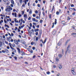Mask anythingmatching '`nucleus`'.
<instances>
[{
	"label": "nucleus",
	"mask_w": 76,
	"mask_h": 76,
	"mask_svg": "<svg viewBox=\"0 0 76 76\" xmlns=\"http://www.w3.org/2000/svg\"><path fill=\"white\" fill-rule=\"evenodd\" d=\"M14 21L15 22H16V23H18V22H19L18 20H17L16 18H15Z\"/></svg>",
	"instance_id": "obj_10"
},
{
	"label": "nucleus",
	"mask_w": 76,
	"mask_h": 76,
	"mask_svg": "<svg viewBox=\"0 0 76 76\" xmlns=\"http://www.w3.org/2000/svg\"><path fill=\"white\" fill-rule=\"evenodd\" d=\"M70 47V46L69 45L68 46V47H67V50L66 51V53H67V52L68 50H69V48Z\"/></svg>",
	"instance_id": "obj_15"
},
{
	"label": "nucleus",
	"mask_w": 76,
	"mask_h": 76,
	"mask_svg": "<svg viewBox=\"0 0 76 76\" xmlns=\"http://www.w3.org/2000/svg\"><path fill=\"white\" fill-rule=\"evenodd\" d=\"M23 2V0H20V4L22 3Z\"/></svg>",
	"instance_id": "obj_23"
},
{
	"label": "nucleus",
	"mask_w": 76,
	"mask_h": 76,
	"mask_svg": "<svg viewBox=\"0 0 76 76\" xmlns=\"http://www.w3.org/2000/svg\"><path fill=\"white\" fill-rule=\"evenodd\" d=\"M10 6H11V7H13V4H10Z\"/></svg>",
	"instance_id": "obj_45"
},
{
	"label": "nucleus",
	"mask_w": 76,
	"mask_h": 76,
	"mask_svg": "<svg viewBox=\"0 0 76 76\" xmlns=\"http://www.w3.org/2000/svg\"><path fill=\"white\" fill-rule=\"evenodd\" d=\"M46 73L47 75H50V72L48 71L46 72Z\"/></svg>",
	"instance_id": "obj_30"
},
{
	"label": "nucleus",
	"mask_w": 76,
	"mask_h": 76,
	"mask_svg": "<svg viewBox=\"0 0 76 76\" xmlns=\"http://www.w3.org/2000/svg\"><path fill=\"white\" fill-rule=\"evenodd\" d=\"M32 27L34 29H35V26L34 25Z\"/></svg>",
	"instance_id": "obj_56"
},
{
	"label": "nucleus",
	"mask_w": 76,
	"mask_h": 76,
	"mask_svg": "<svg viewBox=\"0 0 76 76\" xmlns=\"http://www.w3.org/2000/svg\"><path fill=\"white\" fill-rule=\"evenodd\" d=\"M56 60L57 61H59V59L58 58H56Z\"/></svg>",
	"instance_id": "obj_26"
},
{
	"label": "nucleus",
	"mask_w": 76,
	"mask_h": 76,
	"mask_svg": "<svg viewBox=\"0 0 76 76\" xmlns=\"http://www.w3.org/2000/svg\"><path fill=\"white\" fill-rule=\"evenodd\" d=\"M9 45H10V47H12V44L10 43H9Z\"/></svg>",
	"instance_id": "obj_46"
},
{
	"label": "nucleus",
	"mask_w": 76,
	"mask_h": 76,
	"mask_svg": "<svg viewBox=\"0 0 76 76\" xmlns=\"http://www.w3.org/2000/svg\"><path fill=\"white\" fill-rule=\"evenodd\" d=\"M3 43L1 42H0V47H1Z\"/></svg>",
	"instance_id": "obj_11"
},
{
	"label": "nucleus",
	"mask_w": 76,
	"mask_h": 76,
	"mask_svg": "<svg viewBox=\"0 0 76 76\" xmlns=\"http://www.w3.org/2000/svg\"><path fill=\"white\" fill-rule=\"evenodd\" d=\"M37 6H38V7H40V4H38L37 5Z\"/></svg>",
	"instance_id": "obj_61"
},
{
	"label": "nucleus",
	"mask_w": 76,
	"mask_h": 76,
	"mask_svg": "<svg viewBox=\"0 0 76 76\" xmlns=\"http://www.w3.org/2000/svg\"><path fill=\"white\" fill-rule=\"evenodd\" d=\"M14 58H15V60H17V57H14Z\"/></svg>",
	"instance_id": "obj_49"
},
{
	"label": "nucleus",
	"mask_w": 76,
	"mask_h": 76,
	"mask_svg": "<svg viewBox=\"0 0 76 76\" xmlns=\"http://www.w3.org/2000/svg\"><path fill=\"white\" fill-rule=\"evenodd\" d=\"M58 56L59 58H61V57H62V55L61 54L59 55H58Z\"/></svg>",
	"instance_id": "obj_21"
},
{
	"label": "nucleus",
	"mask_w": 76,
	"mask_h": 76,
	"mask_svg": "<svg viewBox=\"0 0 76 76\" xmlns=\"http://www.w3.org/2000/svg\"><path fill=\"white\" fill-rule=\"evenodd\" d=\"M11 42H13V41H14L13 39H11Z\"/></svg>",
	"instance_id": "obj_63"
},
{
	"label": "nucleus",
	"mask_w": 76,
	"mask_h": 76,
	"mask_svg": "<svg viewBox=\"0 0 76 76\" xmlns=\"http://www.w3.org/2000/svg\"><path fill=\"white\" fill-rule=\"evenodd\" d=\"M5 27H7L8 28H9V26H8V25H7L6 24H5Z\"/></svg>",
	"instance_id": "obj_22"
},
{
	"label": "nucleus",
	"mask_w": 76,
	"mask_h": 76,
	"mask_svg": "<svg viewBox=\"0 0 76 76\" xmlns=\"http://www.w3.org/2000/svg\"><path fill=\"white\" fill-rule=\"evenodd\" d=\"M29 14H32V12L31 9L30 10V11H29Z\"/></svg>",
	"instance_id": "obj_12"
},
{
	"label": "nucleus",
	"mask_w": 76,
	"mask_h": 76,
	"mask_svg": "<svg viewBox=\"0 0 76 76\" xmlns=\"http://www.w3.org/2000/svg\"><path fill=\"white\" fill-rule=\"evenodd\" d=\"M35 35H38V32H36L35 33Z\"/></svg>",
	"instance_id": "obj_44"
},
{
	"label": "nucleus",
	"mask_w": 76,
	"mask_h": 76,
	"mask_svg": "<svg viewBox=\"0 0 76 76\" xmlns=\"http://www.w3.org/2000/svg\"><path fill=\"white\" fill-rule=\"evenodd\" d=\"M12 15H13V16H14V15H15V18H16L17 17V14H16V13H12Z\"/></svg>",
	"instance_id": "obj_3"
},
{
	"label": "nucleus",
	"mask_w": 76,
	"mask_h": 76,
	"mask_svg": "<svg viewBox=\"0 0 76 76\" xmlns=\"http://www.w3.org/2000/svg\"><path fill=\"white\" fill-rule=\"evenodd\" d=\"M33 25H37V24H36V23H33Z\"/></svg>",
	"instance_id": "obj_53"
},
{
	"label": "nucleus",
	"mask_w": 76,
	"mask_h": 76,
	"mask_svg": "<svg viewBox=\"0 0 76 76\" xmlns=\"http://www.w3.org/2000/svg\"><path fill=\"white\" fill-rule=\"evenodd\" d=\"M56 76H60V74L59 73L57 74Z\"/></svg>",
	"instance_id": "obj_64"
},
{
	"label": "nucleus",
	"mask_w": 76,
	"mask_h": 76,
	"mask_svg": "<svg viewBox=\"0 0 76 76\" xmlns=\"http://www.w3.org/2000/svg\"><path fill=\"white\" fill-rule=\"evenodd\" d=\"M25 4H23L22 5V7H25Z\"/></svg>",
	"instance_id": "obj_32"
},
{
	"label": "nucleus",
	"mask_w": 76,
	"mask_h": 76,
	"mask_svg": "<svg viewBox=\"0 0 76 76\" xmlns=\"http://www.w3.org/2000/svg\"><path fill=\"white\" fill-rule=\"evenodd\" d=\"M42 14L44 16H45V13H44V12H42Z\"/></svg>",
	"instance_id": "obj_59"
},
{
	"label": "nucleus",
	"mask_w": 76,
	"mask_h": 76,
	"mask_svg": "<svg viewBox=\"0 0 76 76\" xmlns=\"http://www.w3.org/2000/svg\"><path fill=\"white\" fill-rule=\"evenodd\" d=\"M2 53H5V51H4V50H2Z\"/></svg>",
	"instance_id": "obj_58"
},
{
	"label": "nucleus",
	"mask_w": 76,
	"mask_h": 76,
	"mask_svg": "<svg viewBox=\"0 0 76 76\" xmlns=\"http://www.w3.org/2000/svg\"><path fill=\"white\" fill-rule=\"evenodd\" d=\"M21 42L22 43V44H26L25 42L24 41V40H21Z\"/></svg>",
	"instance_id": "obj_6"
},
{
	"label": "nucleus",
	"mask_w": 76,
	"mask_h": 76,
	"mask_svg": "<svg viewBox=\"0 0 76 76\" xmlns=\"http://www.w3.org/2000/svg\"><path fill=\"white\" fill-rule=\"evenodd\" d=\"M35 3H34L33 4V6H35Z\"/></svg>",
	"instance_id": "obj_54"
},
{
	"label": "nucleus",
	"mask_w": 76,
	"mask_h": 76,
	"mask_svg": "<svg viewBox=\"0 0 76 76\" xmlns=\"http://www.w3.org/2000/svg\"><path fill=\"white\" fill-rule=\"evenodd\" d=\"M15 30L16 31V30L18 29V28H17V27H15Z\"/></svg>",
	"instance_id": "obj_60"
},
{
	"label": "nucleus",
	"mask_w": 76,
	"mask_h": 76,
	"mask_svg": "<svg viewBox=\"0 0 76 76\" xmlns=\"http://www.w3.org/2000/svg\"><path fill=\"white\" fill-rule=\"evenodd\" d=\"M7 7H9V9L10 10H10H13V9L12 8V7H10V6H7Z\"/></svg>",
	"instance_id": "obj_5"
},
{
	"label": "nucleus",
	"mask_w": 76,
	"mask_h": 76,
	"mask_svg": "<svg viewBox=\"0 0 76 76\" xmlns=\"http://www.w3.org/2000/svg\"><path fill=\"white\" fill-rule=\"evenodd\" d=\"M1 9L2 10H3V9H4V8L3 7H1Z\"/></svg>",
	"instance_id": "obj_43"
},
{
	"label": "nucleus",
	"mask_w": 76,
	"mask_h": 76,
	"mask_svg": "<svg viewBox=\"0 0 76 76\" xmlns=\"http://www.w3.org/2000/svg\"><path fill=\"white\" fill-rule=\"evenodd\" d=\"M76 35V33H72L71 34V35Z\"/></svg>",
	"instance_id": "obj_18"
},
{
	"label": "nucleus",
	"mask_w": 76,
	"mask_h": 76,
	"mask_svg": "<svg viewBox=\"0 0 76 76\" xmlns=\"http://www.w3.org/2000/svg\"><path fill=\"white\" fill-rule=\"evenodd\" d=\"M61 68H62V66H61V65H60L59 66V69H61Z\"/></svg>",
	"instance_id": "obj_19"
},
{
	"label": "nucleus",
	"mask_w": 76,
	"mask_h": 76,
	"mask_svg": "<svg viewBox=\"0 0 76 76\" xmlns=\"http://www.w3.org/2000/svg\"><path fill=\"white\" fill-rule=\"evenodd\" d=\"M5 50L6 51V53H9V50L7 49H5Z\"/></svg>",
	"instance_id": "obj_14"
},
{
	"label": "nucleus",
	"mask_w": 76,
	"mask_h": 76,
	"mask_svg": "<svg viewBox=\"0 0 76 76\" xmlns=\"http://www.w3.org/2000/svg\"><path fill=\"white\" fill-rule=\"evenodd\" d=\"M17 49L18 51V53L19 54H20V50L19 48H17Z\"/></svg>",
	"instance_id": "obj_7"
},
{
	"label": "nucleus",
	"mask_w": 76,
	"mask_h": 76,
	"mask_svg": "<svg viewBox=\"0 0 76 76\" xmlns=\"http://www.w3.org/2000/svg\"><path fill=\"white\" fill-rule=\"evenodd\" d=\"M31 17H29L28 19V20H31Z\"/></svg>",
	"instance_id": "obj_36"
},
{
	"label": "nucleus",
	"mask_w": 76,
	"mask_h": 76,
	"mask_svg": "<svg viewBox=\"0 0 76 76\" xmlns=\"http://www.w3.org/2000/svg\"><path fill=\"white\" fill-rule=\"evenodd\" d=\"M36 40L37 41H38V37H36Z\"/></svg>",
	"instance_id": "obj_29"
},
{
	"label": "nucleus",
	"mask_w": 76,
	"mask_h": 76,
	"mask_svg": "<svg viewBox=\"0 0 76 76\" xmlns=\"http://www.w3.org/2000/svg\"><path fill=\"white\" fill-rule=\"evenodd\" d=\"M5 43H6V44H8V42H7L6 41H5Z\"/></svg>",
	"instance_id": "obj_51"
},
{
	"label": "nucleus",
	"mask_w": 76,
	"mask_h": 76,
	"mask_svg": "<svg viewBox=\"0 0 76 76\" xmlns=\"http://www.w3.org/2000/svg\"><path fill=\"white\" fill-rule=\"evenodd\" d=\"M47 40V39H46L45 40L44 42H43V44H45L46 42V41Z\"/></svg>",
	"instance_id": "obj_37"
},
{
	"label": "nucleus",
	"mask_w": 76,
	"mask_h": 76,
	"mask_svg": "<svg viewBox=\"0 0 76 76\" xmlns=\"http://www.w3.org/2000/svg\"><path fill=\"white\" fill-rule=\"evenodd\" d=\"M4 23H7V21H6V20H5V19H4Z\"/></svg>",
	"instance_id": "obj_38"
},
{
	"label": "nucleus",
	"mask_w": 76,
	"mask_h": 76,
	"mask_svg": "<svg viewBox=\"0 0 76 76\" xmlns=\"http://www.w3.org/2000/svg\"><path fill=\"white\" fill-rule=\"evenodd\" d=\"M5 11L7 12H10V9H9V8L8 7H7V9H5Z\"/></svg>",
	"instance_id": "obj_1"
},
{
	"label": "nucleus",
	"mask_w": 76,
	"mask_h": 76,
	"mask_svg": "<svg viewBox=\"0 0 76 76\" xmlns=\"http://www.w3.org/2000/svg\"><path fill=\"white\" fill-rule=\"evenodd\" d=\"M10 48L12 49V50H14V51H16V50L15 49H14V48H12V47L11 46L10 47Z\"/></svg>",
	"instance_id": "obj_24"
},
{
	"label": "nucleus",
	"mask_w": 76,
	"mask_h": 76,
	"mask_svg": "<svg viewBox=\"0 0 76 76\" xmlns=\"http://www.w3.org/2000/svg\"><path fill=\"white\" fill-rule=\"evenodd\" d=\"M32 21H34V22H37V23H38V20H36V19L34 18H32Z\"/></svg>",
	"instance_id": "obj_2"
},
{
	"label": "nucleus",
	"mask_w": 76,
	"mask_h": 76,
	"mask_svg": "<svg viewBox=\"0 0 76 76\" xmlns=\"http://www.w3.org/2000/svg\"><path fill=\"white\" fill-rule=\"evenodd\" d=\"M38 31H39V29H38V28H37L36 29L34 30V32H37Z\"/></svg>",
	"instance_id": "obj_27"
},
{
	"label": "nucleus",
	"mask_w": 76,
	"mask_h": 76,
	"mask_svg": "<svg viewBox=\"0 0 76 76\" xmlns=\"http://www.w3.org/2000/svg\"><path fill=\"white\" fill-rule=\"evenodd\" d=\"M54 23H53V26H52V28H54Z\"/></svg>",
	"instance_id": "obj_33"
},
{
	"label": "nucleus",
	"mask_w": 76,
	"mask_h": 76,
	"mask_svg": "<svg viewBox=\"0 0 76 76\" xmlns=\"http://www.w3.org/2000/svg\"><path fill=\"white\" fill-rule=\"evenodd\" d=\"M62 23L63 24V25H65V24H66V23L64 21H62Z\"/></svg>",
	"instance_id": "obj_16"
},
{
	"label": "nucleus",
	"mask_w": 76,
	"mask_h": 76,
	"mask_svg": "<svg viewBox=\"0 0 76 76\" xmlns=\"http://www.w3.org/2000/svg\"><path fill=\"white\" fill-rule=\"evenodd\" d=\"M19 17L20 18V17H21L22 16V15L19 14L18 15Z\"/></svg>",
	"instance_id": "obj_52"
},
{
	"label": "nucleus",
	"mask_w": 76,
	"mask_h": 76,
	"mask_svg": "<svg viewBox=\"0 0 76 76\" xmlns=\"http://www.w3.org/2000/svg\"><path fill=\"white\" fill-rule=\"evenodd\" d=\"M75 72V69L74 68H72V73L74 75V74H73V72Z\"/></svg>",
	"instance_id": "obj_8"
},
{
	"label": "nucleus",
	"mask_w": 76,
	"mask_h": 76,
	"mask_svg": "<svg viewBox=\"0 0 76 76\" xmlns=\"http://www.w3.org/2000/svg\"><path fill=\"white\" fill-rule=\"evenodd\" d=\"M72 28H73V29H75V26H72Z\"/></svg>",
	"instance_id": "obj_35"
},
{
	"label": "nucleus",
	"mask_w": 76,
	"mask_h": 76,
	"mask_svg": "<svg viewBox=\"0 0 76 76\" xmlns=\"http://www.w3.org/2000/svg\"><path fill=\"white\" fill-rule=\"evenodd\" d=\"M11 3H12V4H15V2H14L13 0H11Z\"/></svg>",
	"instance_id": "obj_13"
},
{
	"label": "nucleus",
	"mask_w": 76,
	"mask_h": 76,
	"mask_svg": "<svg viewBox=\"0 0 76 76\" xmlns=\"http://www.w3.org/2000/svg\"><path fill=\"white\" fill-rule=\"evenodd\" d=\"M53 67L54 68H56V66H55V65H53Z\"/></svg>",
	"instance_id": "obj_55"
},
{
	"label": "nucleus",
	"mask_w": 76,
	"mask_h": 76,
	"mask_svg": "<svg viewBox=\"0 0 76 76\" xmlns=\"http://www.w3.org/2000/svg\"><path fill=\"white\" fill-rule=\"evenodd\" d=\"M75 6L73 4H72L71 5V7H74Z\"/></svg>",
	"instance_id": "obj_34"
},
{
	"label": "nucleus",
	"mask_w": 76,
	"mask_h": 76,
	"mask_svg": "<svg viewBox=\"0 0 76 76\" xmlns=\"http://www.w3.org/2000/svg\"><path fill=\"white\" fill-rule=\"evenodd\" d=\"M21 53H22V54H24V55H25V53L22 50L21 51Z\"/></svg>",
	"instance_id": "obj_28"
},
{
	"label": "nucleus",
	"mask_w": 76,
	"mask_h": 76,
	"mask_svg": "<svg viewBox=\"0 0 76 76\" xmlns=\"http://www.w3.org/2000/svg\"><path fill=\"white\" fill-rule=\"evenodd\" d=\"M30 52L31 53H33V50H31L30 51Z\"/></svg>",
	"instance_id": "obj_50"
},
{
	"label": "nucleus",
	"mask_w": 76,
	"mask_h": 76,
	"mask_svg": "<svg viewBox=\"0 0 76 76\" xmlns=\"http://www.w3.org/2000/svg\"><path fill=\"white\" fill-rule=\"evenodd\" d=\"M12 46L13 47H15V45L14 44H12Z\"/></svg>",
	"instance_id": "obj_39"
},
{
	"label": "nucleus",
	"mask_w": 76,
	"mask_h": 76,
	"mask_svg": "<svg viewBox=\"0 0 76 76\" xmlns=\"http://www.w3.org/2000/svg\"><path fill=\"white\" fill-rule=\"evenodd\" d=\"M59 13H59V12H58V11H57L56 12V14L57 15H58Z\"/></svg>",
	"instance_id": "obj_31"
},
{
	"label": "nucleus",
	"mask_w": 76,
	"mask_h": 76,
	"mask_svg": "<svg viewBox=\"0 0 76 76\" xmlns=\"http://www.w3.org/2000/svg\"><path fill=\"white\" fill-rule=\"evenodd\" d=\"M34 42H31V45H34Z\"/></svg>",
	"instance_id": "obj_42"
},
{
	"label": "nucleus",
	"mask_w": 76,
	"mask_h": 76,
	"mask_svg": "<svg viewBox=\"0 0 76 76\" xmlns=\"http://www.w3.org/2000/svg\"><path fill=\"white\" fill-rule=\"evenodd\" d=\"M2 37H3V38L4 39V38H5V36L3 35V36H2Z\"/></svg>",
	"instance_id": "obj_57"
},
{
	"label": "nucleus",
	"mask_w": 76,
	"mask_h": 76,
	"mask_svg": "<svg viewBox=\"0 0 76 76\" xmlns=\"http://www.w3.org/2000/svg\"><path fill=\"white\" fill-rule=\"evenodd\" d=\"M69 10H70L71 12L73 10V9L72 8H69Z\"/></svg>",
	"instance_id": "obj_17"
},
{
	"label": "nucleus",
	"mask_w": 76,
	"mask_h": 76,
	"mask_svg": "<svg viewBox=\"0 0 76 76\" xmlns=\"http://www.w3.org/2000/svg\"><path fill=\"white\" fill-rule=\"evenodd\" d=\"M24 18L25 19H27V15L24 14Z\"/></svg>",
	"instance_id": "obj_9"
},
{
	"label": "nucleus",
	"mask_w": 76,
	"mask_h": 76,
	"mask_svg": "<svg viewBox=\"0 0 76 76\" xmlns=\"http://www.w3.org/2000/svg\"><path fill=\"white\" fill-rule=\"evenodd\" d=\"M7 49H10V47H9V46H7Z\"/></svg>",
	"instance_id": "obj_48"
},
{
	"label": "nucleus",
	"mask_w": 76,
	"mask_h": 76,
	"mask_svg": "<svg viewBox=\"0 0 76 76\" xmlns=\"http://www.w3.org/2000/svg\"><path fill=\"white\" fill-rule=\"evenodd\" d=\"M62 53L63 54H64V51L63 50V49L62 50Z\"/></svg>",
	"instance_id": "obj_41"
},
{
	"label": "nucleus",
	"mask_w": 76,
	"mask_h": 76,
	"mask_svg": "<svg viewBox=\"0 0 76 76\" xmlns=\"http://www.w3.org/2000/svg\"><path fill=\"white\" fill-rule=\"evenodd\" d=\"M22 15H24V13H25V12H24V11H22Z\"/></svg>",
	"instance_id": "obj_40"
},
{
	"label": "nucleus",
	"mask_w": 76,
	"mask_h": 76,
	"mask_svg": "<svg viewBox=\"0 0 76 76\" xmlns=\"http://www.w3.org/2000/svg\"><path fill=\"white\" fill-rule=\"evenodd\" d=\"M7 41H8L10 42V38L8 37H7Z\"/></svg>",
	"instance_id": "obj_20"
},
{
	"label": "nucleus",
	"mask_w": 76,
	"mask_h": 76,
	"mask_svg": "<svg viewBox=\"0 0 76 76\" xmlns=\"http://www.w3.org/2000/svg\"><path fill=\"white\" fill-rule=\"evenodd\" d=\"M14 42L16 44H17V45H18L19 44V43L16 40H14Z\"/></svg>",
	"instance_id": "obj_4"
},
{
	"label": "nucleus",
	"mask_w": 76,
	"mask_h": 76,
	"mask_svg": "<svg viewBox=\"0 0 76 76\" xmlns=\"http://www.w3.org/2000/svg\"><path fill=\"white\" fill-rule=\"evenodd\" d=\"M69 40H67L65 42V45H67V42H69Z\"/></svg>",
	"instance_id": "obj_25"
},
{
	"label": "nucleus",
	"mask_w": 76,
	"mask_h": 76,
	"mask_svg": "<svg viewBox=\"0 0 76 76\" xmlns=\"http://www.w3.org/2000/svg\"><path fill=\"white\" fill-rule=\"evenodd\" d=\"M33 17H35V16H36V15H35V14H33Z\"/></svg>",
	"instance_id": "obj_47"
},
{
	"label": "nucleus",
	"mask_w": 76,
	"mask_h": 76,
	"mask_svg": "<svg viewBox=\"0 0 76 76\" xmlns=\"http://www.w3.org/2000/svg\"><path fill=\"white\" fill-rule=\"evenodd\" d=\"M30 27H32V25L31 23H30Z\"/></svg>",
	"instance_id": "obj_62"
}]
</instances>
